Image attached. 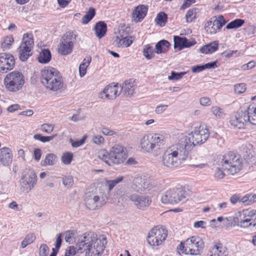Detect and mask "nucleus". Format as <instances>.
I'll return each instance as SVG.
<instances>
[{"label": "nucleus", "instance_id": "59", "mask_svg": "<svg viewBox=\"0 0 256 256\" xmlns=\"http://www.w3.org/2000/svg\"><path fill=\"white\" fill-rule=\"evenodd\" d=\"M101 132L106 136H113L116 134V132L114 131L110 130L106 128H102Z\"/></svg>", "mask_w": 256, "mask_h": 256}, {"label": "nucleus", "instance_id": "64", "mask_svg": "<svg viewBox=\"0 0 256 256\" xmlns=\"http://www.w3.org/2000/svg\"><path fill=\"white\" fill-rule=\"evenodd\" d=\"M240 196L239 194H234L230 198V202L232 204H236L237 202H240Z\"/></svg>", "mask_w": 256, "mask_h": 256}, {"label": "nucleus", "instance_id": "28", "mask_svg": "<svg viewBox=\"0 0 256 256\" xmlns=\"http://www.w3.org/2000/svg\"><path fill=\"white\" fill-rule=\"evenodd\" d=\"M51 53L48 49H44L40 52L38 60L40 63L46 64L49 62L51 59Z\"/></svg>", "mask_w": 256, "mask_h": 256}, {"label": "nucleus", "instance_id": "56", "mask_svg": "<svg viewBox=\"0 0 256 256\" xmlns=\"http://www.w3.org/2000/svg\"><path fill=\"white\" fill-rule=\"evenodd\" d=\"M86 137H84L82 140L78 141H74L70 139V142L72 144V146L74 148H78L82 145L85 142Z\"/></svg>", "mask_w": 256, "mask_h": 256}, {"label": "nucleus", "instance_id": "30", "mask_svg": "<svg viewBox=\"0 0 256 256\" xmlns=\"http://www.w3.org/2000/svg\"><path fill=\"white\" fill-rule=\"evenodd\" d=\"M256 202V194H246L240 200V202H242L244 206L250 205Z\"/></svg>", "mask_w": 256, "mask_h": 256}, {"label": "nucleus", "instance_id": "43", "mask_svg": "<svg viewBox=\"0 0 256 256\" xmlns=\"http://www.w3.org/2000/svg\"><path fill=\"white\" fill-rule=\"evenodd\" d=\"M73 159V154L71 152H66L63 154L61 158L62 162L66 165L70 164Z\"/></svg>", "mask_w": 256, "mask_h": 256}, {"label": "nucleus", "instance_id": "20", "mask_svg": "<svg viewBox=\"0 0 256 256\" xmlns=\"http://www.w3.org/2000/svg\"><path fill=\"white\" fill-rule=\"evenodd\" d=\"M121 90L122 88L118 86V84H109L106 86L100 94V96L102 98L113 100L120 95Z\"/></svg>", "mask_w": 256, "mask_h": 256}, {"label": "nucleus", "instance_id": "41", "mask_svg": "<svg viewBox=\"0 0 256 256\" xmlns=\"http://www.w3.org/2000/svg\"><path fill=\"white\" fill-rule=\"evenodd\" d=\"M62 234H59L57 236L56 238V242L55 244V247L56 248H52V252L50 254V256H56L58 252V250L60 248L61 244H62Z\"/></svg>", "mask_w": 256, "mask_h": 256}, {"label": "nucleus", "instance_id": "49", "mask_svg": "<svg viewBox=\"0 0 256 256\" xmlns=\"http://www.w3.org/2000/svg\"><path fill=\"white\" fill-rule=\"evenodd\" d=\"M186 72H180L179 73L174 72H172L171 75L168 76L169 80H178L180 79L185 74Z\"/></svg>", "mask_w": 256, "mask_h": 256}, {"label": "nucleus", "instance_id": "14", "mask_svg": "<svg viewBox=\"0 0 256 256\" xmlns=\"http://www.w3.org/2000/svg\"><path fill=\"white\" fill-rule=\"evenodd\" d=\"M204 242L198 236H192L186 240L185 254L190 255H197L203 248Z\"/></svg>", "mask_w": 256, "mask_h": 256}, {"label": "nucleus", "instance_id": "62", "mask_svg": "<svg viewBox=\"0 0 256 256\" xmlns=\"http://www.w3.org/2000/svg\"><path fill=\"white\" fill-rule=\"evenodd\" d=\"M204 70V65H196L192 66V72L196 73L202 72Z\"/></svg>", "mask_w": 256, "mask_h": 256}, {"label": "nucleus", "instance_id": "38", "mask_svg": "<svg viewBox=\"0 0 256 256\" xmlns=\"http://www.w3.org/2000/svg\"><path fill=\"white\" fill-rule=\"evenodd\" d=\"M14 38L12 36H6L1 44L2 48L4 50L9 49L10 46L14 42Z\"/></svg>", "mask_w": 256, "mask_h": 256}, {"label": "nucleus", "instance_id": "37", "mask_svg": "<svg viewBox=\"0 0 256 256\" xmlns=\"http://www.w3.org/2000/svg\"><path fill=\"white\" fill-rule=\"evenodd\" d=\"M251 218H240V220L238 221V226L243 228H247L248 226L252 225L253 226H256V223L252 224L251 222Z\"/></svg>", "mask_w": 256, "mask_h": 256}, {"label": "nucleus", "instance_id": "16", "mask_svg": "<svg viewBox=\"0 0 256 256\" xmlns=\"http://www.w3.org/2000/svg\"><path fill=\"white\" fill-rule=\"evenodd\" d=\"M151 187V179L148 176H136L132 181V189L140 193L150 190Z\"/></svg>", "mask_w": 256, "mask_h": 256}, {"label": "nucleus", "instance_id": "58", "mask_svg": "<svg viewBox=\"0 0 256 256\" xmlns=\"http://www.w3.org/2000/svg\"><path fill=\"white\" fill-rule=\"evenodd\" d=\"M42 156V150L40 148H35L34 151V158L36 162L39 161Z\"/></svg>", "mask_w": 256, "mask_h": 256}, {"label": "nucleus", "instance_id": "22", "mask_svg": "<svg viewBox=\"0 0 256 256\" xmlns=\"http://www.w3.org/2000/svg\"><path fill=\"white\" fill-rule=\"evenodd\" d=\"M148 10L147 6L140 4L136 6L132 11V16L134 22H142L146 16Z\"/></svg>", "mask_w": 256, "mask_h": 256}, {"label": "nucleus", "instance_id": "27", "mask_svg": "<svg viewBox=\"0 0 256 256\" xmlns=\"http://www.w3.org/2000/svg\"><path fill=\"white\" fill-rule=\"evenodd\" d=\"M58 161V156L54 154H48L40 164L43 166L54 165Z\"/></svg>", "mask_w": 256, "mask_h": 256}, {"label": "nucleus", "instance_id": "36", "mask_svg": "<svg viewBox=\"0 0 256 256\" xmlns=\"http://www.w3.org/2000/svg\"><path fill=\"white\" fill-rule=\"evenodd\" d=\"M211 112L218 118H222L225 115L224 110L218 106H213L210 108Z\"/></svg>", "mask_w": 256, "mask_h": 256}, {"label": "nucleus", "instance_id": "42", "mask_svg": "<svg viewBox=\"0 0 256 256\" xmlns=\"http://www.w3.org/2000/svg\"><path fill=\"white\" fill-rule=\"evenodd\" d=\"M57 134H53L50 136H42L40 134H36L34 136V138L36 140H38L42 142H48L54 139Z\"/></svg>", "mask_w": 256, "mask_h": 256}, {"label": "nucleus", "instance_id": "46", "mask_svg": "<svg viewBox=\"0 0 256 256\" xmlns=\"http://www.w3.org/2000/svg\"><path fill=\"white\" fill-rule=\"evenodd\" d=\"M62 182L64 186L69 188L74 184L73 178L71 176H65L62 178Z\"/></svg>", "mask_w": 256, "mask_h": 256}, {"label": "nucleus", "instance_id": "6", "mask_svg": "<svg viewBox=\"0 0 256 256\" xmlns=\"http://www.w3.org/2000/svg\"><path fill=\"white\" fill-rule=\"evenodd\" d=\"M41 82L47 89L54 92L60 90L64 84L60 72L51 67L41 71Z\"/></svg>", "mask_w": 256, "mask_h": 256}, {"label": "nucleus", "instance_id": "5", "mask_svg": "<svg viewBox=\"0 0 256 256\" xmlns=\"http://www.w3.org/2000/svg\"><path fill=\"white\" fill-rule=\"evenodd\" d=\"M124 147L120 144H115L109 151L102 150L98 152V157L108 166L118 165L126 160L127 154Z\"/></svg>", "mask_w": 256, "mask_h": 256}, {"label": "nucleus", "instance_id": "1", "mask_svg": "<svg viewBox=\"0 0 256 256\" xmlns=\"http://www.w3.org/2000/svg\"><path fill=\"white\" fill-rule=\"evenodd\" d=\"M107 244L104 235L98 238L94 232H89L80 236L76 243L78 252H85L86 256H100L104 252Z\"/></svg>", "mask_w": 256, "mask_h": 256}, {"label": "nucleus", "instance_id": "13", "mask_svg": "<svg viewBox=\"0 0 256 256\" xmlns=\"http://www.w3.org/2000/svg\"><path fill=\"white\" fill-rule=\"evenodd\" d=\"M168 236V231L159 226L153 228L147 236L148 243L152 246H158L162 244Z\"/></svg>", "mask_w": 256, "mask_h": 256}, {"label": "nucleus", "instance_id": "10", "mask_svg": "<svg viewBox=\"0 0 256 256\" xmlns=\"http://www.w3.org/2000/svg\"><path fill=\"white\" fill-rule=\"evenodd\" d=\"M164 144V136L158 134H150L144 136L140 141L142 150L150 152L159 150Z\"/></svg>", "mask_w": 256, "mask_h": 256}, {"label": "nucleus", "instance_id": "45", "mask_svg": "<svg viewBox=\"0 0 256 256\" xmlns=\"http://www.w3.org/2000/svg\"><path fill=\"white\" fill-rule=\"evenodd\" d=\"M196 10H189L186 13L185 18L187 22H191L196 18Z\"/></svg>", "mask_w": 256, "mask_h": 256}, {"label": "nucleus", "instance_id": "3", "mask_svg": "<svg viewBox=\"0 0 256 256\" xmlns=\"http://www.w3.org/2000/svg\"><path fill=\"white\" fill-rule=\"evenodd\" d=\"M218 166L215 170L214 176L217 179H222L225 175L224 171L228 174L234 175L240 170L242 168L241 159L238 155L230 152L222 156Z\"/></svg>", "mask_w": 256, "mask_h": 256}, {"label": "nucleus", "instance_id": "7", "mask_svg": "<svg viewBox=\"0 0 256 256\" xmlns=\"http://www.w3.org/2000/svg\"><path fill=\"white\" fill-rule=\"evenodd\" d=\"M209 132L206 126H200L195 127L188 136L183 137L180 140L186 148L189 151L194 146L204 143L209 137Z\"/></svg>", "mask_w": 256, "mask_h": 256}, {"label": "nucleus", "instance_id": "35", "mask_svg": "<svg viewBox=\"0 0 256 256\" xmlns=\"http://www.w3.org/2000/svg\"><path fill=\"white\" fill-rule=\"evenodd\" d=\"M123 180L122 176L116 178L114 180H106L105 186L108 192L110 191L116 184L122 182Z\"/></svg>", "mask_w": 256, "mask_h": 256}, {"label": "nucleus", "instance_id": "21", "mask_svg": "<svg viewBox=\"0 0 256 256\" xmlns=\"http://www.w3.org/2000/svg\"><path fill=\"white\" fill-rule=\"evenodd\" d=\"M130 198L138 208L142 210L148 207L152 202L151 199L149 196H140L137 194L130 195Z\"/></svg>", "mask_w": 256, "mask_h": 256}, {"label": "nucleus", "instance_id": "60", "mask_svg": "<svg viewBox=\"0 0 256 256\" xmlns=\"http://www.w3.org/2000/svg\"><path fill=\"white\" fill-rule=\"evenodd\" d=\"M196 42L194 40H188L186 38L184 39V48H190L195 44Z\"/></svg>", "mask_w": 256, "mask_h": 256}, {"label": "nucleus", "instance_id": "55", "mask_svg": "<svg viewBox=\"0 0 256 256\" xmlns=\"http://www.w3.org/2000/svg\"><path fill=\"white\" fill-rule=\"evenodd\" d=\"M200 103L203 106H207L211 104L212 102L208 97H202L200 99Z\"/></svg>", "mask_w": 256, "mask_h": 256}, {"label": "nucleus", "instance_id": "39", "mask_svg": "<svg viewBox=\"0 0 256 256\" xmlns=\"http://www.w3.org/2000/svg\"><path fill=\"white\" fill-rule=\"evenodd\" d=\"M244 22V21L242 19H236L230 23L226 26V29L237 28L240 27Z\"/></svg>", "mask_w": 256, "mask_h": 256}, {"label": "nucleus", "instance_id": "47", "mask_svg": "<svg viewBox=\"0 0 256 256\" xmlns=\"http://www.w3.org/2000/svg\"><path fill=\"white\" fill-rule=\"evenodd\" d=\"M256 210H244L240 212V216L242 218H250L254 216L256 214Z\"/></svg>", "mask_w": 256, "mask_h": 256}, {"label": "nucleus", "instance_id": "9", "mask_svg": "<svg viewBox=\"0 0 256 256\" xmlns=\"http://www.w3.org/2000/svg\"><path fill=\"white\" fill-rule=\"evenodd\" d=\"M24 83V74L18 70L8 73L4 80L6 89L12 92H16L22 90Z\"/></svg>", "mask_w": 256, "mask_h": 256}, {"label": "nucleus", "instance_id": "26", "mask_svg": "<svg viewBox=\"0 0 256 256\" xmlns=\"http://www.w3.org/2000/svg\"><path fill=\"white\" fill-rule=\"evenodd\" d=\"M94 30L96 36L101 38L105 35L107 28L106 24L104 22H99L95 26Z\"/></svg>", "mask_w": 256, "mask_h": 256}, {"label": "nucleus", "instance_id": "63", "mask_svg": "<svg viewBox=\"0 0 256 256\" xmlns=\"http://www.w3.org/2000/svg\"><path fill=\"white\" fill-rule=\"evenodd\" d=\"M246 154H244V158L247 160H250L253 157L254 151L252 150L248 149V152L247 149L245 151Z\"/></svg>", "mask_w": 256, "mask_h": 256}, {"label": "nucleus", "instance_id": "31", "mask_svg": "<svg viewBox=\"0 0 256 256\" xmlns=\"http://www.w3.org/2000/svg\"><path fill=\"white\" fill-rule=\"evenodd\" d=\"M122 89L126 95H132L134 91V86L133 83L126 81L122 87Z\"/></svg>", "mask_w": 256, "mask_h": 256}, {"label": "nucleus", "instance_id": "2", "mask_svg": "<svg viewBox=\"0 0 256 256\" xmlns=\"http://www.w3.org/2000/svg\"><path fill=\"white\" fill-rule=\"evenodd\" d=\"M188 150L180 141L170 146L162 156V162L164 166L168 168L180 167L186 160Z\"/></svg>", "mask_w": 256, "mask_h": 256}, {"label": "nucleus", "instance_id": "40", "mask_svg": "<svg viewBox=\"0 0 256 256\" xmlns=\"http://www.w3.org/2000/svg\"><path fill=\"white\" fill-rule=\"evenodd\" d=\"M167 15L164 12L159 13L155 20L160 26H164L167 22Z\"/></svg>", "mask_w": 256, "mask_h": 256}, {"label": "nucleus", "instance_id": "44", "mask_svg": "<svg viewBox=\"0 0 256 256\" xmlns=\"http://www.w3.org/2000/svg\"><path fill=\"white\" fill-rule=\"evenodd\" d=\"M184 37H180L179 36H174V48H178L179 50H182L184 48Z\"/></svg>", "mask_w": 256, "mask_h": 256}, {"label": "nucleus", "instance_id": "53", "mask_svg": "<svg viewBox=\"0 0 256 256\" xmlns=\"http://www.w3.org/2000/svg\"><path fill=\"white\" fill-rule=\"evenodd\" d=\"M92 142L97 145H100L104 143V138L100 135H95L92 138Z\"/></svg>", "mask_w": 256, "mask_h": 256}, {"label": "nucleus", "instance_id": "18", "mask_svg": "<svg viewBox=\"0 0 256 256\" xmlns=\"http://www.w3.org/2000/svg\"><path fill=\"white\" fill-rule=\"evenodd\" d=\"M226 22L222 16H214L206 23L205 28L207 31L209 30L210 34H214L217 30H220Z\"/></svg>", "mask_w": 256, "mask_h": 256}, {"label": "nucleus", "instance_id": "57", "mask_svg": "<svg viewBox=\"0 0 256 256\" xmlns=\"http://www.w3.org/2000/svg\"><path fill=\"white\" fill-rule=\"evenodd\" d=\"M168 106L166 104H160L156 108L155 112L157 114H160L164 112L168 108Z\"/></svg>", "mask_w": 256, "mask_h": 256}, {"label": "nucleus", "instance_id": "23", "mask_svg": "<svg viewBox=\"0 0 256 256\" xmlns=\"http://www.w3.org/2000/svg\"><path fill=\"white\" fill-rule=\"evenodd\" d=\"M132 38V36H116L114 40V44L118 48H126L130 46L132 43L133 40Z\"/></svg>", "mask_w": 256, "mask_h": 256}, {"label": "nucleus", "instance_id": "50", "mask_svg": "<svg viewBox=\"0 0 256 256\" xmlns=\"http://www.w3.org/2000/svg\"><path fill=\"white\" fill-rule=\"evenodd\" d=\"M50 248L46 244H42L39 248L40 256H48Z\"/></svg>", "mask_w": 256, "mask_h": 256}, {"label": "nucleus", "instance_id": "29", "mask_svg": "<svg viewBox=\"0 0 256 256\" xmlns=\"http://www.w3.org/2000/svg\"><path fill=\"white\" fill-rule=\"evenodd\" d=\"M91 57L90 56L86 57L83 60L82 62L79 66V72L80 77L84 76L86 72V68L88 66L90 62H91Z\"/></svg>", "mask_w": 256, "mask_h": 256}, {"label": "nucleus", "instance_id": "12", "mask_svg": "<svg viewBox=\"0 0 256 256\" xmlns=\"http://www.w3.org/2000/svg\"><path fill=\"white\" fill-rule=\"evenodd\" d=\"M34 44L33 36L32 34H24L22 41L18 48L19 58L24 62L32 55V50Z\"/></svg>", "mask_w": 256, "mask_h": 256}, {"label": "nucleus", "instance_id": "32", "mask_svg": "<svg viewBox=\"0 0 256 256\" xmlns=\"http://www.w3.org/2000/svg\"><path fill=\"white\" fill-rule=\"evenodd\" d=\"M143 55L148 60L152 59L154 56V52L153 48L150 44L145 45L143 48Z\"/></svg>", "mask_w": 256, "mask_h": 256}, {"label": "nucleus", "instance_id": "48", "mask_svg": "<svg viewBox=\"0 0 256 256\" xmlns=\"http://www.w3.org/2000/svg\"><path fill=\"white\" fill-rule=\"evenodd\" d=\"M74 233L75 232L74 230H68L66 232L64 238L66 242L70 244L72 243L74 241Z\"/></svg>", "mask_w": 256, "mask_h": 256}, {"label": "nucleus", "instance_id": "52", "mask_svg": "<svg viewBox=\"0 0 256 256\" xmlns=\"http://www.w3.org/2000/svg\"><path fill=\"white\" fill-rule=\"evenodd\" d=\"M54 126L51 124H44L41 126V130L47 134H50L52 132Z\"/></svg>", "mask_w": 256, "mask_h": 256}, {"label": "nucleus", "instance_id": "25", "mask_svg": "<svg viewBox=\"0 0 256 256\" xmlns=\"http://www.w3.org/2000/svg\"><path fill=\"white\" fill-rule=\"evenodd\" d=\"M170 43L166 40H162L159 41L155 46L156 52L158 54L164 53L168 50Z\"/></svg>", "mask_w": 256, "mask_h": 256}, {"label": "nucleus", "instance_id": "17", "mask_svg": "<svg viewBox=\"0 0 256 256\" xmlns=\"http://www.w3.org/2000/svg\"><path fill=\"white\" fill-rule=\"evenodd\" d=\"M36 176L33 170H29L24 174L20 181V186L24 192H29L36 182Z\"/></svg>", "mask_w": 256, "mask_h": 256}, {"label": "nucleus", "instance_id": "34", "mask_svg": "<svg viewBox=\"0 0 256 256\" xmlns=\"http://www.w3.org/2000/svg\"><path fill=\"white\" fill-rule=\"evenodd\" d=\"M36 240V236L34 233L28 234L24 240L22 241L21 246L22 248H25L28 245L32 244Z\"/></svg>", "mask_w": 256, "mask_h": 256}, {"label": "nucleus", "instance_id": "19", "mask_svg": "<svg viewBox=\"0 0 256 256\" xmlns=\"http://www.w3.org/2000/svg\"><path fill=\"white\" fill-rule=\"evenodd\" d=\"M15 64L14 56L7 53L0 54V72H6L12 70Z\"/></svg>", "mask_w": 256, "mask_h": 256}, {"label": "nucleus", "instance_id": "51", "mask_svg": "<svg viewBox=\"0 0 256 256\" xmlns=\"http://www.w3.org/2000/svg\"><path fill=\"white\" fill-rule=\"evenodd\" d=\"M246 90V84L244 83L236 84L234 86L235 93L240 94L245 92Z\"/></svg>", "mask_w": 256, "mask_h": 256}, {"label": "nucleus", "instance_id": "15", "mask_svg": "<svg viewBox=\"0 0 256 256\" xmlns=\"http://www.w3.org/2000/svg\"><path fill=\"white\" fill-rule=\"evenodd\" d=\"M75 38L71 32H67L62 38L58 48V52L63 56L70 54L73 49Z\"/></svg>", "mask_w": 256, "mask_h": 256}, {"label": "nucleus", "instance_id": "24", "mask_svg": "<svg viewBox=\"0 0 256 256\" xmlns=\"http://www.w3.org/2000/svg\"><path fill=\"white\" fill-rule=\"evenodd\" d=\"M228 252L226 246L221 244L214 246L210 251V256H228Z\"/></svg>", "mask_w": 256, "mask_h": 256}, {"label": "nucleus", "instance_id": "4", "mask_svg": "<svg viewBox=\"0 0 256 256\" xmlns=\"http://www.w3.org/2000/svg\"><path fill=\"white\" fill-rule=\"evenodd\" d=\"M252 102L246 108H241L230 117V124L234 128L241 129L248 122L256 124V100L252 98Z\"/></svg>", "mask_w": 256, "mask_h": 256}, {"label": "nucleus", "instance_id": "8", "mask_svg": "<svg viewBox=\"0 0 256 256\" xmlns=\"http://www.w3.org/2000/svg\"><path fill=\"white\" fill-rule=\"evenodd\" d=\"M108 200L106 194L102 189L96 188L94 190H87L85 196V204L86 207L91 210H94L102 207Z\"/></svg>", "mask_w": 256, "mask_h": 256}, {"label": "nucleus", "instance_id": "61", "mask_svg": "<svg viewBox=\"0 0 256 256\" xmlns=\"http://www.w3.org/2000/svg\"><path fill=\"white\" fill-rule=\"evenodd\" d=\"M196 42L194 40H188L186 38L184 39V48H190L195 44Z\"/></svg>", "mask_w": 256, "mask_h": 256}, {"label": "nucleus", "instance_id": "54", "mask_svg": "<svg viewBox=\"0 0 256 256\" xmlns=\"http://www.w3.org/2000/svg\"><path fill=\"white\" fill-rule=\"evenodd\" d=\"M218 44L217 41H214L206 45L208 46L211 54H212L218 50Z\"/></svg>", "mask_w": 256, "mask_h": 256}, {"label": "nucleus", "instance_id": "33", "mask_svg": "<svg viewBox=\"0 0 256 256\" xmlns=\"http://www.w3.org/2000/svg\"><path fill=\"white\" fill-rule=\"evenodd\" d=\"M95 10L92 8H90L86 14L82 17V22L83 24H87L95 16Z\"/></svg>", "mask_w": 256, "mask_h": 256}, {"label": "nucleus", "instance_id": "11", "mask_svg": "<svg viewBox=\"0 0 256 256\" xmlns=\"http://www.w3.org/2000/svg\"><path fill=\"white\" fill-rule=\"evenodd\" d=\"M188 194L182 188H170L162 196V202L165 204H176L186 200Z\"/></svg>", "mask_w": 256, "mask_h": 256}]
</instances>
